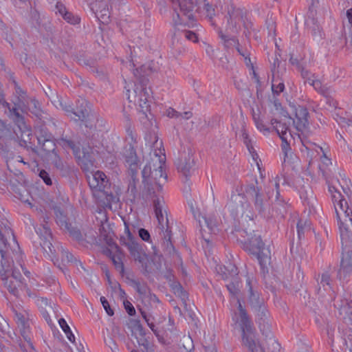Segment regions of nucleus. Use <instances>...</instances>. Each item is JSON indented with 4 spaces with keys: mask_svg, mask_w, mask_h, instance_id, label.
Wrapping results in <instances>:
<instances>
[{
    "mask_svg": "<svg viewBox=\"0 0 352 352\" xmlns=\"http://www.w3.org/2000/svg\"><path fill=\"white\" fill-rule=\"evenodd\" d=\"M165 157L157 153L151 158L142 170V182L145 189L152 197L155 216L158 221L159 234L164 251L172 254L175 252L171 241V230L168 226L167 213L164 208V200L162 197L155 195L162 190L163 186L167 182V175L164 172Z\"/></svg>",
    "mask_w": 352,
    "mask_h": 352,
    "instance_id": "f257e3e1",
    "label": "nucleus"
},
{
    "mask_svg": "<svg viewBox=\"0 0 352 352\" xmlns=\"http://www.w3.org/2000/svg\"><path fill=\"white\" fill-rule=\"evenodd\" d=\"M20 247L10 227V223L5 218L0 219V278L5 287L14 296H19V289L24 286L22 280L10 278L12 256H19Z\"/></svg>",
    "mask_w": 352,
    "mask_h": 352,
    "instance_id": "f03ea898",
    "label": "nucleus"
},
{
    "mask_svg": "<svg viewBox=\"0 0 352 352\" xmlns=\"http://www.w3.org/2000/svg\"><path fill=\"white\" fill-rule=\"evenodd\" d=\"M279 179L278 176H276L274 184L270 182V185L265 188L264 191L261 187L252 184L248 185L245 188L246 193L252 197L255 211L263 218L270 219L272 217L270 200L274 192V189L272 188L273 186L276 188V204L280 206L285 204V200L280 198Z\"/></svg>",
    "mask_w": 352,
    "mask_h": 352,
    "instance_id": "7ed1b4c3",
    "label": "nucleus"
},
{
    "mask_svg": "<svg viewBox=\"0 0 352 352\" xmlns=\"http://www.w3.org/2000/svg\"><path fill=\"white\" fill-rule=\"evenodd\" d=\"M20 135L16 131L7 126L5 122L0 120V151L3 153H8L11 148L19 145L21 147L26 148L28 150L31 149L34 153H37V148L32 147V143L30 142L32 136L31 131L26 130L20 132Z\"/></svg>",
    "mask_w": 352,
    "mask_h": 352,
    "instance_id": "20e7f679",
    "label": "nucleus"
},
{
    "mask_svg": "<svg viewBox=\"0 0 352 352\" xmlns=\"http://www.w3.org/2000/svg\"><path fill=\"white\" fill-rule=\"evenodd\" d=\"M87 182L94 197L105 199L104 205L110 206L116 201V197L109 191L110 183L104 173L100 170L95 172L87 177Z\"/></svg>",
    "mask_w": 352,
    "mask_h": 352,
    "instance_id": "39448f33",
    "label": "nucleus"
},
{
    "mask_svg": "<svg viewBox=\"0 0 352 352\" xmlns=\"http://www.w3.org/2000/svg\"><path fill=\"white\" fill-rule=\"evenodd\" d=\"M174 11L173 21L176 25L184 24L188 27L195 25L196 5L192 0H170Z\"/></svg>",
    "mask_w": 352,
    "mask_h": 352,
    "instance_id": "423d86ee",
    "label": "nucleus"
},
{
    "mask_svg": "<svg viewBox=\"0 0 352 352\" xmlns=\"http://www.w3.org/2000/svg\"><path fill=\"white\" fill-rule=\"evenodd\" d=\"M137 146H124L122 152L124 166L127 168V174L131 177L129 184V190L131 192H136V184L139 182L138 172L141 162L136 152Z\"/></svg>",
    "mask_w": 352,
    "mask_h": 352,
    "instance_id": "0eeeda50",
    "label": "nucleus"
},
{
    "mask_svg": "<svg viewBox=\"0 0 352 352\" xmlns=\"http://www.w3.org/2000/svg\"><path fill=\"white\" fill-rule=\"evenodd\" d=\"M137 146H124L122 152L124 166L127 168V174L131 177L129 184V190L131 192H136V184L139 182L138 172L141 162L136 152Z\"/></svg>",
    "mask_w": 352,
    "mask_h": 352,
    "instance_id": "6e6552de",
    "label": "nucleus"
},
{
    "mask_svg": "<svg viewBox=\"0 0 352 352\" xmlns=\"http://www.w3.org/2000/svg\"><path fill=\"white\" fill-rule=\"evenodd\" d=\"M244 247L247 251L256 257L262 271H267V265L271 260V252L269 248L265 246L261 236L254 234L245 242Z\"/></svg>",
    "mask_w": 352,
    "mask_h": 352,
    "instance_id": "1a4fd4ad",
    "label": "nucleus"
},
{
    "mask_svg": "<svg viewBox=\"0 0 352 352\" xmlns=\"http://www.w3.org/2000/svg\"><path fill=\"white\" fill-rule=\"evenodd\" d=\"M340 237L342 243L349 239V225L352 227V211L349 210L347 202L341 199L338 200V206H335Z\"/></svg>",
    "mask_w": 352,
    "mask_h": 352,
    "instance_id": "9d476101",
    "label": "nucleus"
},
{
    "mask_svg": "<svg viewBox=\"0 0 352 352\" xmlns=\"http://www.w3.org/2000/svg\"><path fill=\"white\" fill-rule=\"evenodd\" d=\"M134 103L138 105L140 110L145 113L150 107L152 91L148 86V79L144 76L140 77L135 83L133 89Z\"/></svg>",
    "mask_w": 352,
    "mask_h": 352,
    "instance_id": "9b49d317",
    "label": "nucleus"
},
{
    "mask_svg": "<svg viewBox=\"0 0 352 352\" xmlns=\"http://www.w3.org/2000/svg\"><path fill=\"white\" fill-rule=\"evenodd\" d=\"M246 16L247 12L244 9L237 8L233 3L229 4L224 16L226 21V30L232 34H238L241 30L240 22L242 23Z\"/></svg>",
    "mask_w": 352,
    "mask_h": 352,
    "instance_id": "f8f14e48",
    "label": "nucleus"
},
{
    "mask_svg": "<svg viewBox=\"0 0 352 352\" xmlns=\"http://www.w3.org/2000/svg\"><path fill=\"white\" fill-rule=\"evenodd\" d=\"M239 304L238 309L239 314V325L242 331V342H244L248 346H252L254 340H252L253 333L256 331L253 322L248 316L246 310L243 307L240 300L237 298Z\"/></svg>",
    "mask_w": 352,
    "mask_h": 352,
    "instance_id": "ddd939ff",
    "label": "nucleus"
},
{
    "mask_svg": "<svg viewBox=\"0 0 352 352\" xmlns=\"http://www.w3.org/2000/svg\"><path fill=\"white\" fill-rule=\"evenodd\" d=\"M49 218L47 217L43 219V223L40 225L39 227L35 228L36 233L38 234L41 239L40 245L44 251V253L52 260L54 261L55 256L56 250L52 243V234L47 219Z\"/></svg>",
    "mask_w": 352,
    "mask_h": 352,
    "instance_id": "4468645a",
    "label": "nucleus"
},
{
    "mask_svg": "<svg viewBox=\"0 0 352 352\" xmlns=\"http://www.w3.org/2000/svg\"><path fill=\"white\" fill-rule=\"evenodd\" d=\"M14 313L15 321L20 331L21 335L24 340L27 342L30 347L33 349L32 340V333L30 331V322L28 318V314L25 310L12 307Z\"/></svg>",
    "mask_w": 352,
    "mask_h": 352,
    "instance_id": "2eb2a0df",
    "label": "nucleus"
},
{
    "mask_svg": "<svg viewBox=\"0 0 352 352\" xmlns=\"http://www.w3.org/2000/svg\"><path fill=\"white\" fill-rule=\"evenodd\" d=\"M36 139L42 150L50 155L56 152V141L54 135L49 131L46 126H38L36 130Z\"/></svg>",
    "mask_w": 352,
    "mask_h": 352,
    "instance_id": "dca6fc26",
    "label": "nucleus"
},
{
    "mask_svg": "<svg viewBox=\"0 0 352 352\" xmlns=\"http://www.w3.org/2000/svg\"><path fill=\"white\" fill-rule=\"evenodd\" d=\"M227 206L235 217H243L246 213V209L250 207L245 197L239 193H233ZM246 216L250 217L249 214H246Z\"/></svg>",
    "mask_w": 352,
    "mask_h": 352,
    "instance_id": "f3484780",
    "label": "nucleus"
},
{
    "mask_svg": "<svg viewBox=\"0 0 352 352\" xmlns=\"http://www.w3.org/2000/svg\"><path fill=\"white\" fill-rule=\"evenodd\" d=\"M203 219V222L199 220L201 236L207 243H209L212 241V236H208V234L216 235L220 230L219 223L217 218L213 215L204 217Z\"/></svg>",
    "mask_w": 352,
    "mask_h": 352,
    "instance_id": "a211bd4d",
    "label": "nucleus"
},
{
    "mask_svg": "<svg viewBox=\"0 0 352 352\" xmlns=\"http://www.w3.org/2000/svg\"><path fill=\"white\" fill-rule=\"evenodd\" d=\"M252 340L254 344H252L251 347L242 342L243 346L246 347L249 352H280V344L273 337L269 338L267 341V351L262 347L258 340L256 338V331L253 333Z\"/></svg>",
    "mask_w": 352,
    "mask_h": 352,
    "instance_id": "6ab92c4d",
    "label": "nucleus"
},
{
    "mask_svg": "<svg viewBox=\"0 0 352 352\" xmlns=\"http://www.w3.org/2000/svg\"><path fill=\"white\" fill-rule=\"evenodd\" d=\"M120 241L122 245L127 248L131 255L135 261H138L142 265L146 263V261H147V256L143 252L141 245L137 242L135 239L126 241L124 236H121Z\"/></svg>",
    "mask_w": 352,
    "mask_h": 352,
    "instance_id": "aec40b11",
    "label": "nucleus"
},
{
    "mask_svg": "<svg viewBox=\"0 0 352 352\" xmlns=\"http://www.w3.org/2000/svg\"><path fill=\"white\" fill-rule=\"evenodd\" d=\"M177 169L179 172L188 177L192 171L195 170V162L193 154L190 150L184 151L177 164Z\"/></svg>",
    "mask_w": 352,
    "mask_h": 352,
    "instance_id": "412c9836",
    "label": "nucleus"
},
{
    "mask_svg": "<svg viewBox=\"0 0 352 352\" xmlns=\"http://www.w3.org/2000/svg\"><path fill=\"white\" fill-rule=\"evenodd\" d=\"M29 109L41 123V126H50L52 124L55 126V122L52 118L46 112L40 109L39 102L35 99H31Z\"/></svg>",
    "mask_w": 352,
    "mask_h": 352,
    "instance_id": "4be33fe9",
    "label": "nucleus"
},
{
    "mask_svg": "<svg viewBox=\"0 0 352 352\" xmlns=\"http://www.w3.org/2000/svg\"><path fill=\"white\" fill-rule=\"evenodd\" d=\"M109 0L100 1V3H91L90 8L96 16L102 23H107L109 19Z\"/></svg>",
    "mask_w": 352,
    "mask_h": 352,
    "instance_id": "5701e85b",
    "label": "nucleus"
},
{
    "mask_svg": "<svg viewBox=\"0 0 352 352\" xmlns=\"http://www.w3.org/2000/svg\"><path fill=\"white\" fill-rule=\"evenodd\" d=\"M89 113V104L85 99H79L73 106L72 118L75 120L84 121L88 117Z\"/></svg>",
    "mask_w": 352,
    "mask_h": 352,
    "instance_id": "b1692460",
    "label": "nucleus"
},
{
    "mask_svg": "<svg viewBox=\"0 0 352 352\" xmlns=\"http://www.w3.org/2000/svg\"><path fill=\"white\" fill-rule=\"evenodd\" d=\"M48 159L51 164L60 172L62 176H67L71 172L72 166L64 161L58 154L57 151L50 153Z\"/></svg>",
    "mask_w": 352,
    "mask_h": 352,
    "instance_id": "393cba45",
    "label": "nucleus"
},
{
    "mask_svg": "<svg viewBox=\"0 0 352 352\" xmlns=\"http://www.w3.org/2000/svg\"><path fill=\"white\" fill-rule=\"evenodd\" d=\"M279 63L278 59L276 58L271 69L272 73V90L276 95H279L285 89L284 80L280 77L279 72L276 68V64L278 66Z\"/></svg>",
    "mask_w": 352,
    "mask_h": 352,
    "instance_id": "a878e982",
    "label": "nucleus"
},
{
    "mask_svg": "<svg viewBox=\"0 0 352 352\" xmlns=\"http://www.w3.org/2000/svg\"><path fill=\"white\" fill-rule=\"evenodd\" d=\"M308 116L309 112L305 107L298 106V107L296 109V120H293V122L298 131H302L309 125Z\"/></svg>",
    "mask_w": 352,
    "mask_h": 352,
    "instance_id": "bb28decb",
    "label": "nucleus"
},
{
    "mask_svg": "<svg viewBox=\"0 0 352 352\" xmlns=\"http://www.w3.org/2000/svg\"><path fill=\"white\" fill-rule=\"evenodd\" d=\"M4 106L8 107L9 110V117L16 124L17 128L19 129L20 132L29 130L24 122V118L20 113L19 109L16 108V104L11 107V105L8 102H6V104Z\"/></svg>",
    "mask_w": 352,
    "mask_h": 352,
    "instance_id": "cd10ccee",
    "label": "nucleus"
},
{
    "mask_svg": "<svg viewBox=\"0 0 352 352\" xmlns=\"http://www.w3.org/2000/svg\"><path fill=\"white\" fill-rule=\"evenodd\" d=\"M248 287V300L252 309H254L264 303V300L260 298V294L258 291L254 289L252 280L248 278L246 280Z\"/></svg>",
    "mask_w": 352,
    "mask_h": 352,
    "instance_id": "c85d7f7f",
    "label": "nucleus"
},
{
    "mask_svg": "<svg viewBox=\"0 0 352 352\" xmlns=\"http://www.w3.org/2000/svg\"><path fill=\"white\" fill-rule=\"evenodd\" d=\"M352 270V250H347L342 253L340 262V268L338 272V278H342V273H348Z\"/></svg>",
    "mask_w": 352,
    "mask_h": 352,
    "instance_id": "c756f323",
    "label": "nucleus"
},
{
    "mask_svg": "<svg viewBox=\"0 0 352 352\" xmlns=\"http://www.w3.org/2000/svg\"><path fill=\"white\" fill-rule=\"evenodd\" d=\"M125 129H126V142L125 146H137L138 135L133 131L131 118L129 115H124Z\"/></svg>",
    "mask_w": 352,
    "mask_h": 352,
    "instance_id": "7c9ffc66",
    "label": "nucleus"
},
{
    "mask_svg": "<svg viewBox=\"0 0 352 352\" xmlns=\"http://www.w3.org/2000/svg\"><path fill=\"white\" fill-rule=\"evenodd\" d=\"M56 142L58 145L62 146L64 149H71L73 151L74 155L78 160L80 159V149L79 146L71 139L66 138H60L56 140Z\"/></svg>",
    "mask_w": 352,
    "mask_h": 352,
    "instance_id": "2f4dec72",
    "label": "nucleus"
},
{
    "mask_svg": "<svg viewBox=\"0 0 352 352\" xmlns=\"http://www.w3.org/2000/svg\"><path fill=\"white\" fill-rule=\"evenodd\" d=\"M316 11L313 8H309L307 13V18L305 20V25L314 35H316L320 31V26L318 19L315 17Z\"/></svg>",
    "mask_w": 352,
    "mask_h": 352,
    "instance_id": "473e14b6",
    "label": "nucleus"
},
{
    "mask_svg": "<svg viewBox=\"0 0 352 352\" xmlns=\"http://www.w3.org/2000/svg\"><path fill=\"white\" fill-rule=\"evenodd\" d=\"M138 330L139 331V336L136 337V339L138 344L144 347L145 352L153 350V345L149 342L148 338L146 337L145 330L144 329L141 324L138 325Z\"/></svg>",
    "mask_w": 352,
    "mask_h": 352,
    "instance_id": "72a5a7b5",
    "label": "nucleus"
},
{
    "mask_svg": "<svg viewBox=\"0 0 352 352\" xmlns=\"http://www.w3.org/2000/svg\"><path fill=\"white\" fill-rule=\"evenodd\" d=\"M254 311L256 312V317L258 320L259 327L261 331H263L261 328V325H263V328L265 327V323L267 324V320L269 316V313L267 309H266L265 304H262L261 305L253 309Z\"/></svg>",
    "mask_w": 352,
    "mask_h": 352,
    "instance_id": "f704fd0d",
    "label": "nucleus"
},
{
    "mask_svg": "<svg viewBox=\"0 0 352 352\" xmlns=\"http://www.w3.org/2000/svg\"><path fill=\"white\" fill-rule=\"evenodd\" d=\"M311 223L307 219H300L297 223V234L299 240L305 238V234L310 232L311 228Z\"/></svg>",
    "mask_w": 352,
    "mask_h": 352,
    "instance_id": "c9c22d12",
    "label": "nucleus"
},
{
    "mask_svg": "<svg viewBox=\"0 0 352 352\" xmlns=\"http://www.w3.org/2000/svg\"><path fill=\"white\" fill-rule=\"evenodd\" d=\"M59 250L61 253V261L64 265L65 263H72L76 266L81 265V262L63 247H60Z\"/></svg>",
    "mask_w": 352,
    "mask_h": 352,
    "instance_id": "e433bc0d",
    "label": "nucleus"
},
{
    "mask_svg": "<svg viewBox=\"0 0 352 352\" xmlns=\"http://www.w3.org/2000/svg\"><path fill=\"white\" fill-rule=\"evenodd\" d=\"M54 214L56 217V221L57 224L62 228V229H69V226L70 224L67 223V217L63 213L62 210L58 207H55L54 208Z\"/></svg>",
    "mask_w": 352,
    "mask_h": 352,
    "instance_id": "4c0bfd02",
    "label": "nucleus"
},
{
    "mask_svg": "<svg viewBox=\"0 0 352 352\" xmlns=\"http://www.w3.org/2000/svg\"><path fill=\"white\" fill-rule=\"evenodd\" d=\"M131 285L141 296L144 297L148 296L151 292L146 283H141L139 280L132 279L131 280Z\"/></svg>",
    "mask_w": 352,
    "mask_h": 352,
    "instance_id": "58836bf2",
    "label": "nucleus"
},
{
    "mask_svg": "<svg viewBox=\"0 0 352 352\" xmlns=\"http://www.w3.org/2000/svg\"><path fill=\"white\" fill-rule=\"evenodd\" d=\"M309 85L313 86L314 88L323 95L325 98L330 97V94L333 93V90L330 87L323 86L319 80L314 79L309 82Z\"/></svg>",
    "mask_w": 352,
    "mask_h": 352,
    "instance_id": "ea45409f",
    "label": "nucleus"
},
{
    "mask_svg": "<svg viewBox=\"0 0 352 352\" xmlns=\"http://www.w3.org/2000/svg\"><path fill=\"white\" fill-rule=\"evenodd\" d=\"M169 285L174 294L179 296L182 301L185 302L187 300V293L184 290L181 283L179 281L175 280L173 283H170Z\"/></svg>",
    "mask_w": 352,
    "mask_h": 352,
    "instance_id": "a19ab883",
    "label": "nucleus"
},
{
    "mask_svg": "<svg viewBox=\"0 0 352 352\" xmlns=\"http://www.w3.org/2000/svg\"><path fill=\"white\" fill-rule=\"evenodd\" d=\"M218 34H219V37L225 42V43H228L230 41H232L234 43H236L237 44L236 50L241 56H245V55H247L248 52L246 50H243L241 47V46L239 43V41L236 38V37L232 36V37L230 38L228 35L223 34L221 30H219L218 31Z\"/></svg>",
    "mask_w": 352,
    "mask_h": 352,
    "instance_id": "79ce46f5",
    "label": "nucleus"
},
{
    "mask_svg": "<svg viewBox=\"0 0 352 352\" xmlns=\"http://www.w3.org/2000/svg\"><path fill=\"white\" fill-rule=\"evenodd\" d=\"M124 256L122 250H121V252H116V255L113 256L111 260L113 262V264L115 266V268L120 272L122 276L124 274V266L122 262V257Z\"/></svg>",
    "mask_w": 352,
    "mask_h": 352,
    "instance_id": "37998d69",
    "label": "nucleus"
},
{
    "mask_svg": "<svg viewBox=\"0 0 352 352\" xmlns=\"http://www.w3.org/2000/svg\"><path fill=\"white\" fill-rule=\"evenodd\" d=\"M240 283L238 281L237 278H234L233 280L226 285V287L233 298H237L240 293Z\"/></svg>",
    "mask_w": 352,
    "mask_h": 352,
    "instance_id": "c03bdc74",
    "label": "nucleus"
},
{
    "mask_svg": "<svg viewBox=\"0 0 352 352\" xmlns=\"http://www.w3.org/2000/svg\"><path fill=\"white\" fill-rule=\"evenodd\" d=\"M320 274L318 275V277H316L318 283L322 286L324 290H327L328 288L329 289H332L331 286V278L329 273L328 272H324L321 274L320 280L319 282Z\"/></svg>",
    "mask_w": 352,
    "mask_h": 352,
    "instance_id": "a18cd8bd",
    "label": "nucleus"
},
{
    "mask_svg": "<svg viewBox=\"0 0 352 352\" xmlns=\"http://www.w3.org/2000/svg\"><path fill=\"white\" fill-rule=\"evenodd\" d=\"M58 323L63 329V331L66 334L67 338L69 340L72 342H74L75 341V337L74 335L72 333L69 325L67 324V322L64 318H60L58 320Z\"/></svg>",
    "mask_w": 352,
    "mask_h": 352,
    "instance_id": "49530a36",
    "label": "nucleus"
},
{
    "mask_svg": "<svg viewBox=\"0 0 352 352\" xmlns=\"http://www.w3.org/2000/svg\"><path fill=\"white\" fill-rule=\"evenodd\" d=\"M274 129L276 130L282 140H285L287 139L289 126L286 123H282L280 122L276 126H274Z\"/></svg>",
    "mask_w": 352,
    "mask_h": 352,
    "instance_id": "de8ad7c7",
    "label": "nucleus"
},
{
    "mask_svg": "<svg viewBox=\"0 0 352 352\" xmlns=\"http://www.w3.org/2000/svg\"><path fill=\"white\" fill-rule=\"evenodd\" d=\"M182 342L181 352H192L194 349L192 339L190 336H184Z\"/></svg>",
    "mask_w": 352,
    "mask_h": 352,
    "instance_id": "09e8293b",
    "label": "nucleus"
},
{
    "mask_svg": "<svg viewBox=\"0 0 352 352\" xmlns=\"http://www.w3.org/2000/svg\"><path fill=\"white\" fill-rule=\"evenodd\" d=\"M13 82L14 84L15 92L17 95L19 102H28L26 92L19 86L15 80H13Z\"/></svg>",
    "mask_w": 352,
    "mask_h": 352,
    "instance_id": "8fccbe9b",
    "label": "nucleus"
},
{
    "mask_svg": "<svg viewBox=\"0 0 352 352\" xmlns=\"http://www.w3.org/2000/svg\"><path fill=\"white\" fill-rule=\"evenodd\" d=\"M242 23H243V27L244 28L243 34H244L245 36L248 39H249L250 36H251L252 32L254 30V29H253V23H252V21H250L248 19L247 16L245 18V20H243Z\"/></svg>",
    "mask_w": 352,
    "mask_h": 352,
    "instance_id": "3c124183",
    "label": "nucleus"
},
{
    "mask_svg": "<svg viewBox=\"0 0 352 352\" xmlns=\"http://www.w3.org/2000/svg\"><path fill=\"white\" fill-rule=\"evenodd\" d=\"M63 18L68 23H70L71 25H74L79 24L80 22V18L78 15L74 14L70 12L65 13V16Z\"/></svg>",
    "mask_w": 352,
    "mask_h": 352,
    "instance_id": "603ef678",
    "label": "nucleus"
},
{
    "mask_svg": "<svg viewBox=\"0 0 352 352\" xmlns=\"http://www.w3.org/2000/svg\"><path fill=\"white\" fill-rule=\"evenodd\" d=\"M241 136H242L244 144L246 145L248 151H250V153H252V157L254 159V149L253 146L251 145V140L249 138V135H248V133L246 132L245 129H243V130H242Z\"/></svg>",
    "mask_w": 352,
    "mask_h": 352,
    "instance_id": "864d4df0",
    "label": "nucleus"
},
{
    "mask_svg": "<svg viewBox=\"0 0 352 352\" xmlns=\"http://www.w3.org/2000/svg\"><path fill=\"white\" fill-rule=\"evenodd\" d=\"M69 232L71 236H72L76 241L80 242L83 241V236L81 232L76 228H72L71 225L69 226V229H66Z\"/></svg>",
    "mask_w": 352,
    "mask_h": 352,
    "instance_id": "5fc2aeb1",
    "label": "nucleus"
},
{
    "mask_svg": "<svg viewBox=\"0 0 352 352\" xmlns=\"http://www.w3.org/2000/svg\"><path fill=\"white\" fill-rule=\"evenodd\" d=\"M39 177L43 181V182L47 186H52L53 182L52 179L49 174L45 170L42 169L39 170L38 173Z\"/></svg>",
    "mask_w": 352,
    "mask_h": 352,
    "instance_id": "6e6d98bb",
    "label": "nucleus"
},
{
    "mask_svg": "<svg viewBox=\"0 0 352 352\" xmlns=\"http://www.w3.org/2000/svg\"><path fill=\"white\" fill-rule=\"evenodd\" d=\"M299 71L301 73L302 78L305 80L306 83L307 82L309 84V82L314 80V74H311L309 70L302 67Z\"/></svg>",
    "mask_w": 352,
    "mask_h": 352,
    "instance_id": "4d7b16f0",
    "label": "nucleus"
},
{
    "mask_svg": "<svg viewBox=\"0 0 352 352\" xmlns=\"http://www.w3.org/2000/svg\"><path fill=\"white\" fill-rule=\"evenodd\" d=\"M40 14L39 12L31 8L30 10V21L33 25H36L40 24Z\"/></svg>",
    "mask_w": 352,
    "mask_h": 352,
    "instance_id": "13d9d810",
    "label": "nucleus"
},
{
    "mask_svg": "<svg viewBox=\"0 0 352 352\" xmlns=\"http://www.w3.org/2000/svg\"><path fill=\"white\" fill-rule=\"evenodd\" d=\"M100 302L102 305L103 308L106 311L107 314L109 316H112L114 314V311L111 308L110 305H109L108 300L106 299V298L104 296L100 297Z\"/></svg>",
    "mask_w": 352,
    "mask_h": 352,
    "instance_id": "bf43d9fd",
    "label": "nucleus"
},
{
    "mask_svg": "<svg viewBox=\"0 0 352 352\" xmlns=\"http://www.w3.org/2000/svg\"><path fill=\"white\" fill-rule=\"evenodd\" d=\"M204 10H206V16L211 21L213 16L215 14L214 7L208 3H206L204 4Z\"/></svg>",
    "mask_w": 352,
    "mask_h": 352,
    "instance_id": "052dcab7",
    "label": "nucleus"
},
{
    "mask_svg": "<svg viewBox=\"0 0 352 352\" xmlns=\"http://www.w3.org/2000/svg\"><path fill=\"white\" fill-rule=\"evenodd\" d=\"M138 234L139 236L144 241H149L151 239V235L149 232L144 228L139 229Z\"/></svg>",
    "mask_w": 352,
    "mask_h": 352,
    "instance_id": "680f3d73",
    "label": "nucleus"
},
{
    "mask_svg": "<svg viewBox=\"0 0 352 352\" xmlns=\"http://www.w3.org/2000/svg\"><path fill=\"white\" fill-rule=\"evenodd\" d=\"M13 263H12L11 265ZM10 278L14 279V280H16L23 281L24 280L20 272L16 271V270H13L12 267L10 272Z\"/></svg>",
    "mask_w": 352,
    "mask_h": 352,
    "instance_id": "e2e57ef3",
    "label": "nucleus"
},
{
    "mask_svg": "<svg viewBox=\"0 0 352 352\" xmlns=\"http://www.w3.org/2000/svg\"><path fill=\"white\" fill-rule=\"evenodd\" d=\"M182 34L188 40L192 41V42L197 41V36L195 32L192 31L184 30L182 32Z\"/></svg>",
    "mask_w": 352,
    "mask_h": 352,
    "instance_id": "0e129e2a",
    "label": "nucleus"
},
{
    "mask_svg": "<svg viewBox=\"0 0 352 352\" xmlns=\"http://www.w3.org/2000/svg\"><path fill=\"white\" fill-rule=\"evenodd\" d=\"M56 9L57 10V12L63 17L65 16V13H67L69 11H67L66 7L65 5L58 1L56 3Z\"/></svg>",
    "mask_w": 352,
    "mask_h": 352,
    "instance_id": "69168bd1",
    "label": "nucleus"
},
{
    "mask_svg": "<svg viewBox=\"0 0 352 352\" xmlns=\"http://www.w3.org/2000/svg\"><path fill=\"white\" fill-rule=\"evenodd\" d=\"M124 308L129 315H130V316L135 315V309L134 307L133 306V305L130 302H129V301L124 302Z\"/></svg>",
    "mask_w": 352,
    "mask_h": 352,
    "instance_id": "338daca9",
    "label": "nucleus"
},
{
    "mask_svg": "<svg viewBox=\"0 0 352 352\" xmlns=\"http://www.w3.org/2000/svg\"><path fill=\"white\" fill-rule=\"evenodd\" d=\"M107 244L112 249L114 250L116 252L120 253L121 252V248L118 245L117 243H116L112 239H107Z\"/></svg>",
    "mask_w": 352,
    "mask_h": 352,
    "instance_id": "774afa93",
    "label": "nucleus"
}]
</instances>
